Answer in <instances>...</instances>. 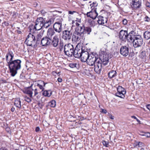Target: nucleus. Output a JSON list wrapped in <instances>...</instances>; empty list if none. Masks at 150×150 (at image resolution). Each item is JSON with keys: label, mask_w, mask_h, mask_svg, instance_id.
<instances>
[{"label": "nucleus", "mask_w": 150, "mask_h": 150, "mask_svg": "<svg viewBox=\"0 0 150 150\" xmlns=\"http://www.w3.org/2000/svg\"><path fill=\"white\" fill-rule=\"evenodd\" d=\"M21 61L18 59L14 60L7 64L11 76L14 77L17 73V71L21 68Z\"/></svg>", "instance_id": "f257e3e1"}, {"label": "nucleus", "mask_w": 150, "mask_h": 150, "mask_svg": "<svg viewBox=\"0 0 150 150\" xmlns=\"http://www.w3.org/2000/svg\"><path fill=\"white\" fill-rule=\"evenodd\" d=\"M94 64L95 71L98 74H100L101 71L102 63L104 65H106L109 62L108 56L107 55H103L102 59H98Z\"/></svg>", "instance_id": "f03ea898"}, {"label": "nucleus", "mask_w": 150, "mask_h": 150, "mask_svg": "<svg viewBox=\"0 0 150 150\" xmlns=\"http://www.w3.org/2000/svg\"><path fill=\"white\" fill-rule=\"evenodd\" d=\"M25 43L28 46L35 47L37 46V42L35 36L33 34L30 33L27 36Z\"/></svg>", "instance_id": "7ed1b4c3"}, {"label": "nucleus", "mask_w": 150, "mask_h": 150, "mask_svg": "<svg viewBox=\"0 0 150 150\" xmlns=\"http://www.w3.org/2000/svg\"><path fill=\"white\" fill-rule=\"evenodd\" d=\"M74 46L71 44L65 45L64 47V53L69 57H72L74 54Z\"/></svg>", "instance_id": "20e7f679"}, {"label": "nucleus", "mask_w": 150, "mask_h": 150, "mask_svg": "<svg viewBox=\"0 0 150 150\" xmlns=\"http://www.w3.org/2000/svg\"><path fill=\"white\" fill-rule=\"evenodd\" d=\"M133 45L135 48L140 47L143 44V40L142 38L140 35H137L135 37L133 41Z\"/></svg>", "instance_id": "39448f33"}, {"label": "nucleus", "mask_w": 150, "mask_h": 150, "mask_svg": "<svg viewBox=\"0 0 150 150\" xmlns=\"http://www.w3.org/2000/svg\"><path fill=\"white\" fill-rule=\"evenodd\" d=\"M44 19L42 17L38 18L36 21L34 29L37 30H39L43 27V22Z\"/></svg>", "instance_id": "423d86ee"}, {"label": "nucleus", "mask_w": 150, "mask_h": 150, "mask_svg": "<svg viewBox=\"0 0 150 150\" xmlns=\"http://www.w3.org/2000/svg\"><path fill=\"white\" fill-rule=\"evenodd\" d=\"M100 59V58H98L96 56L93 54H90L89 57L86 62L88 65L93 66L96 63V62L98 61V59Z\"/></svg>", "instance_id": "0eeeda50"}, {"label": "nucleus", "mask_w": 150, "mask_h": 150, "mask_svg": "<svg viewBox=\"0 0 150 150\" xmlns=\"http://www.w3.org/2000/svg\"><path fill=\"white\" fill-rule=\"evenodd\" d=\"M62 21H57L53 24V28L54 30L58 33H60L62 30Z\"/></svg>", "instance_id": "6e6552de"}, {"label": "nucleus", "mask_w": 150, "mask_h": 150, "mask_svg": "<svg viewBox=\"0 0 150 150\" xmlns=\"http://www.w3.org/2000/svg\"><path fill=\"white\" fill-rule=\"evenodd\" d=\"M72 33L71 30H64L62 32V38L65 40H69L71 39Z\"/></svg>", "instance_id": "1a4fd4ad"}, {"label": "nucleus", "mask_w": 150, "mask_h": 150, "mask_svg": "<svg viewBox=\"0 0 150 150\" xmlns=\"http://www.w3.org/2000/svg\"><path fill=\"white\" fill-rule=\"evenodd\" d=\"M118 36L120 40L122 41H126L127 39V31L121 30L119 33Z\"/></svg>", "instance_id": "9d476101"}, {"label": "nucleus", "mask_w": 150, "mask_h": 150, "mask_svg": "<svg viewBox=\"0 0 150 150\" xmlns=\"http://www.w3.org/2000/svg\"><path fill=\"white\" fill-rule=\"evenodd\" d=\"M51 38L47 36L43 37L41 40V43L42 46H47L50 45Z\"/></svg>", "instance_id": "9b49d317"}, {"label": "nucleus", "mask_w": 150, "mask_h": 150, "mask_svg": "<svg viewBox=\"0 0 150 150\" xmlns=\"http://www.w3.org/2000/svg\"><path fill=\"white\" fill-rule=\"evenodd\" d=\"M83 50L82 47H78L77 45L74 49V54L73 55L75 58H79L81 56V54Z\"/></svg>", "instance_id": "f8f14e48"}, {"label": "nucleus", "mask_w": 150, "mask_h": 150, "mask_svg": "<svg viewBox=\"0 0 150 150\" xmlns=\"http://www.w3.org/2000/svg\"><path fill=\"white\" fill-rule=\"evenodd\" d=\"M86 15L87 17H89L93 20L95 19L98 15V13L96 12V8H92L91 11L87 13Z\"/></svg>", "instance_id": "ddd939ff"}, {"label": "nucleus", "mask_w": 150, "mask_h": 150, "mask_svg": "<svg viewBox=\"0 0 150 150\" xmlns=\"http://www.w3.org/2000/svg\"><path fill=\"white\" fill-rule=\"evenodd\" d=\"M83 35L78 32L75 31L72 36V40L75 42L79 41L83 37Z\"/></svg>", "instance_id": "4468645a"}, {"label": "nucleus", "mask_w": 150, "mask_h": 150, "mask_svg": "<svg viewBox=\"0 0 150 150\" xmlns=\"http://www.w3.org/2000/svg\"><path fill=\"white\" fill-rule=\"evenodd\" d=\"M131 5L132 7L134 9H136L139 8L141 6V0H131Z\"/></svg>", "instance_id": "2eb2a0df"}, {"label": "nucleus", "mask_w": 150, "mask_h": 150, "mask_svg": "<svg viewBox=\"0 0 150 150\" xmlns=\"http://www.w3.org/2000/svg\"><path fill=\"white\" fill-rule=\"evenodd\" d=\"M129 48L128 46H122L120 50V54L124 56L128 55L129 53Z\"/></svg>", "instance_id": "dca6fc26"}, {"label": "nucleus", "mask_w": 150, "mask_h": 150, "mask_svg": "<svg viewBox=\"0 0 150 150\" xmlns=\"http://www.w3.org/2000/svg\"><path fill=\"white\" fill-rule=\"evenodd\" d=\"M90 54H89L88 52L87 51L83 50L81 54V56L80 57L81 61L83 62H85L87 60L89 57Z\"/></svg>", "instance_id": "f3484780"}, {"label": "nucleus", "mask_w": 150, "mask_h": 150, "mask_svg": "<svg viewBox=\"0 0 150 150\" xmlns=\"http://www.w3.org/2000/svg\"><path fill=\"white\" fill-rule=\"evenodd\" d=\"M59 39L58 37L56 35L54 36L50 42V45L54 47H56L58 45Z\"/></svg>", "instance_id": "a211bd4d"}, {"label": "nucleus", "mask_w": 150, "mask_h": 150, "mask_svg": "<svg viewBox=\"0 0 150 150\" xmlns=\"http://www.w3.org/2000/svg\"><path fill=\"white\" fill-rule=\"evenodd\" d=\"M128 35L127 39L128 41L130 42L131 40L133 42L137 35H136V33L134 31H132L128 34Z\"/></svg>", "instance_id": "6ab92c4d"}, {"label": "nucleus", "mask_w": 150, "mask_h": 150, "mask_svg": "<svg viewBox=\"0 0 150 150\" xmlns=\"http://www.w3.org/2000/svg\"><path fill=\"white\" fill-rule=\"evenodd\" d=\"M13 57L14 54L12 52L11 53L10 52L6 54V59L7 64L14 60L13 59Z\"/></svg>", "instance_id": "aec40b11"}, {"label": "nucleus", "mask_w": 150, "mask_h": 150, "mask_svg": "<svg viewBox=\"0 0 150 150\" xmlns=\"http://www.w3.org/2000/svg\"><path fill=\"white\" fill-rule=\"evenodd\" d=\"M98 20L97 21L98 23L100 25H103L106 23L107 22V19L103 16H99L98 17Z\"/></svg>", "instance_id": "412c9836"}, {"label": "nucleus", "mask_w": 150, "mask_h": 150, "mask_svg": "<svg viewBox=\"0 0 150 150\" xmlns=\"http://www.w3.org/2000/svg\"><path fill=\"white\" fill-rule=\"evenodd\" d=\"M33 85L32 84L30 86L27 87L24 92L25 93L28 94L30 98H32L33 97V91L34 90L31 88Z\"/></svg>", "instance_id": "4be33fe9"}, {"label": "nucleus", "mask_w": 150, "mask_h": 150, "mask_svg": "<svg viewBox=\"0 0 150 150\" xmlns=\"http://www.w3.org/2000/svg\"><path fill=\"white\" fill-rule=\"evenodd\" d=\"M85 27L84 25L81 24L80 26L77 27L75 31H76L83 35Z\"/></svg>", "instance_id": "5701e85b"}, {"label": "nucleus", "mask_w": 150, "mask_h": 150, "mask_svg": "<svg viewBox=\"0 0 150 150\" xmlns=\"http://www.w3.org/2000/svg\"><path fill=\"white\" fill-rule=\"evenodd\" d=\"M44 19V22H43V27L47 28L50 26L52 23V19L51 18L49 19L48 20H46L45 18Z\"/></svg>", "instance_id": "b1692460"}, {"label": "nucleus", "mask_w": 150, "mask_h": 150, "mask_svg": "<svg viewBox=\"0 0 150 150\" xmlns=\"http://www.w3.org/2000/svg\"><path fill=\"white\" fill-rule=\"evenodd\" d=\"M46 83L42 81L38 80V81L37 86L40 89L42 90V91L44 89L43 87L45 86Z\"/></svg>", "instance_id": "393cba45"}, {"label": "nucleus", "mask_w": 150, "mask_h": 150, "mask_svg": "<svg viewBox=\"0 0 150 150\" xmlns=\"http://www.w3.org/2000/svg\"><path fill=\"white\" fill-rule=\"evenodd\" d=\"M54 30L52 28H49L47 32V36L49 37H51L55 33Z\"/></svg>", "instance_id": "a878e982"}, {"label": "nucleus", "mask_w": 150, "mask_h": 150, "mask_svg": "<svg viewBox=\"0 0 150 150\" xmlns=\"http://www.w3.org/2000/svg\"><path fill=\"white\" fill-rule=\"evenodd\" d=\"M144 38L146 40L150 39V32L147 30L144 32L143 34Z\"/></svg>", "instance_id": "bb28decb"}, {"label": "nucleus", "mask_w": 150, "mask_h": 150, "mask_svg": "<svg viewBox=\"0 0 150 150\" xmlns=\"http://www.w3.org/2000/svg\"><path fill=\"white\" fill-rule=\"evenodd\" d=\"M14 105L17 108H21V101L20 99L18 98L16 99L14 102Z\"/></svg>", "instance_id": "cd10ccee"}, {"label": "nucleus", "mask_w": 150, "mask_h": 150, "mask_svg": "<svg viewBox=\"0 0 150 150\" xmlns=\"http://www.w3.org/2000/svg\"><path fill=\"white\" fill-rule=\"evenodd\" d=\"M116 71L112 70L108 73L109 77L112 78L116 76Z\"/></svg>", "instance_id": "c85d7f7f"}, {"label": "nucleus", "mask_w": 150, "mask_h": 150, "mask_svg": "<svg viewBox=\"0 0 150 150\" xmlns=\"http://www.w3.org/2000/svg\"><path fill=\"white\" fill-rule=\"evenodd\" d=\"M125 93H124L123 92L117 91V92L115 93V95L116 96L118 97L122 98H124L125 97Z\"/></svg>", "instance_id": "c756f323"}, {"label": "nucleus", "mask_w": 150, "mask_h": 150, "mask_svg": "<svg viewBox=\"0 0 150 150\" xmlns=\"http://www.w3.org/2000/svg\"><path fill=\"white\" fill-rule=\"evenodd\" d=\"M91 31V29L89 27H85L84 33H86L88 35L90 34V33Z\"/></svg>", "instance_id": "7c9ffc66"}, {"label": "nucleus", "mask_w": 150, "mask_h": 150, "mask_svg": "<svg viewBox=\"0 0 150 150\" xmlns=\"http://www.w3.org/2000/svg\"><path fill=\"white\" fill-rule=\"evenodd\" d=\"M49 105L52 107H54L56 105V101L54 100H51L49 103Z\"/></svg>", "instance_id": "2f4dec72"}, {"label": "nucleus", "mask_w": 150, "mask_h": 150, "mask_svg": "<svg viewBox=\"0 0 150 150\" xmlns=\"http://www.w3.org/2000/svg\"><path fill=\"white\" fill-rule=\"evenodd\" d=\"M117 90L118 92H123L124 93H126V91L125 88L121 86H119L117 88Z\"/></svg>", "instance_id": "473e14b6"}, {"label": "nucleus", "mask_w": 150, "mask_h": 150, "mask_svg": "<svg viewBox=\"0 0 150 150\" xmlns=\"http://www.w3.org/2000/svg\"><path fill=\"white\" fill-rule=\"evenodd\" d=\"M87 22L89 23V25L91 26H93L95 25V22L93 19H88Z\"/></svg>", "instance_id": "72a5a7b5"}, {"label": "nucleus", "mask_w": 150, "mask_h": 150, "mask_svg": "<svg viewBox=\"0 0 150 150\" xmlns=\"http://www.w3.org/2000/svg\"><path fill=\"white\" fill-rule=\"evenodd\" d=\"M42 94L45 96H47L50 97L51 96V94H49V93L48 91H44L43 93Z\"/></svg>", "instance_id": "f704fd0d"}, {"label": "nucleus", "mask_w": 150, "mask_h": 150, "mask_svg": "<svg viewBox=\"0 0 150 150\" xmlns=\"http://www.w3.org/2000/svg\"><path fill=\"white\" fill-rule=\"evenodd\" d=\"M97 6V4L96 2H93L92 3V4H91L90 5V6H91V8L92 9V8H95Z\"/></svg>", "instance_id": "c9c22d12"}, {"label": "nucleus", "mask_w": 150, "mask_h": 150, "mask_svg": "<svg viewBox=\"0 0 150 150\" xmlns=\"http://www.w3.org/2000/svg\"><path fill=\"white\" fill-rule=\"evenodd\" d=\"M41 37L42 36L40 33H39L37 35V40H36V41H37V43L38 42V41H39V42H40V39L41 38Z\"/></svg>", "instance_id": "e433bc0d"}, {"label": "nucleus", "mask_w": 150, "mask_h": 150, "mask_svg": "<svg viewBox=\"0 0 150 150\" xmlns=\"http://www.w3.org/2000/svg\"><path fill=\"white\" fill-rule=\"evenodd\" d=\"M31 98L28 97L27 96L25 97V100L28 103H30L31 101Z\"/></svg>", "instance_id": "4c0bfd02"}, {"label": "nucleus", "mask_w": 150, "mask_h": 150, "mask_svg": "<svg viewBox=\"0 0 150 150\" xmlns=\"http://www.w3.org/2000/svg\"><path fill=\"white\" fill-rule=\"evenodd\" d=\"M77 64L76 63H71L69 64V67L71 68L76 67Z\"/></svg>", "instance_id": "58836bf2"}, {"label": "nucleus", "mask_w": 150, "mask_h": 150, "mask_svg": "<svg viewBox=\"0 0 150 150\" xmlns=\"http://www.w3.org/2000/svg\"><path fill=\"white\" fill-rule=\"evenodd\" d=\"M102 143L104 146L106 147H108V145H109V142H108L104 140L103 141Z\"/></svg>", "instance_id": "ea45409f"}, {"label": "nucleus", "mask_w": 150, "mask_h": 150, "mask_svg": "<svg viewBox=\"0 0 150 150\" xmlns=\"http://www.w3.org/2000/svg\"><path fill=\"white\" fill-rule=\"evenodd\" d=\"M142 143L140 142H137L136 144V146H138V147H140L142 145Z\"/></svg>", "instance_id": "a19ab883"}, {"label": "nucleus", "mask_w": 150, "mask_h": 150, "mask_svg": "<svg viewBox=\"0 0 150 150\" xmlns=\"http://www.w3.org/2000/svg\"><path fill=\"white\" fill-rule=\"evenodd\" d=\"M132 117L133 118H134V119H135L137 121V122H138L139 123V124H141V123H140V121L138 119H137L136 117L135 116H133Z\"/></svg>", "instance_id": "79ce46f5"}, {"label": "nucleus", "mask_w": 150, "mask_h": 150, "mask_svg": "<svg viewBox=\"0 0 150 150\" xmlns=\"http://www.w3.org/2000/svg\"><path fill=\"white\" fill-rule=\"evenodd\" d=\"M144 20L145 21L149 22L150 20L149 18L147 16H146L144 18Z\"/></svg>", "instance_id": "37998d69"}, {"label": "nucleus", "mask_w": 150, "mask_h": 150, "mask_svg": "<svg viewBox=\"0 0 150 150\" xmlns=\"http://www.w3.org/2000/svg\"><path fill=\"white\" fill-rule=\"evenodd\" d=\"M142 135L144 136H145L146 137H150V133H146L144 134V135Z\"/></svg>", "instance_id": "c03bdc74"}, {"label": "nucleus", "mask_w": 150, "mask_h": 150, "mask_svg": "<svg viewBox=\"0 0 150 150\" xmlns=\"http://www.w3.org/2000/svg\"><path fill=\"white\" fill-rule=\"evenodd\" d=\"M122 21L123 24L124 25H126L127 24V21L126 19H123L122 20Z\"/></svg>", "instance_id": "a18cd8bd"}, {"label": "nucleus", "mask_w": 150, "mask_h": 150, "mask_svg": "<svg viewBox=\"0 0 150 150\" xmlns=\"http://www.w3.org/2000/svg\"><path fill=\"white\" fill-rule=\"evenodd\" d=\"M34 96H36L38 93V90L37 88H35L34 89Z\"/></svg>", "instance_id": "49530a36"}, {"label": "nucleus", "mask_w": 150, "mask_h": 150, "mask_svg": "<svg viewBox=\"0 0 150 150\" xmlns=\"http://www.w3.org/2000/svg\"><path fill=\"white\" fill-rule=\"evenodd\" d=\"M101 111H100V112H101L104 113V114H106L107 113V111L106 110L103 109H101Z\"/></svg>", "instance_id": "de8ad7c7"}, {"label": "nucleus", "mask_w": 150, "mask_h": 150, "mask_svg": "<svg viewBox=\"0 0 150 150\" xmlns=\"http://www.w3.org/2000/svg\"><path fill=\"white\" fill-rule=\"evenodd\" d=\"M146 7L150 8V3L148 2H147L146 3Z\"/></svg>", "instance_id": "09e8293b"}, {"label": "nucleus", "mask_w": 150, "mask_h": 150, "mask_svg": "<svg viewBox=\"0 0 150 150\" xmlns=\"http://www.w3.org/2000/svg\"><path fill=\"white\" fill-rule=\"evenodd\" d=\"M40 130V128L39 127H36L35 130L36 132L39 131Z\"/></svg>", "instance_id": "8fccbe9b"}, {"label": "nucleus", "mask_w": 150, "mask_h": 150, "mask_svg": "<svg viewBox=\"0 0 150 150\" xmlns=\"http://www.w3.org/2000/svg\"><path fill=\"white\" fill-rule=\"evenodd\" d=\"M58 81L59 82H61L62 81V79L61 78H58L57 79Z\"/></svg>", "instance_id": "3c124183"}, {"label": "nucleus", "mask_w": 150, "mask_h": 150, "mask_svg": "<svg viewBox=\"0 0 150 150\" xmlns=\"http://www.w3.org/2000/svg\"><path fill=\"white\" fill-rule=\"evenodd\" d=\"M147 108L150 111V105L148 104L146 106Z\"/></svg>", "instance_id": "603ef678"}, {"label": "nucleus", "mask_w": 150, "mask_h": 150, "mask_svg": "<svg viewBox=\"0 0 150 150\" xmlns=\"http://www.w3.org/2000/svg\"><path fill=\"white\" fill-rule=\"evenodd\" d=\"M75 24L77 26V27H78L79 26H80V25H80L77 22Z\"/></svg>", "instance_id": "864d4df0"}, {"label": "nucleus", "mask_w": 150, "mask_h": 150, "mask_svg": "<svg viewBox=\"0 0 150 150\" xmlns=\"http://www.w3.org/2000/svg\"><path fill=\"white\" fill-rule=\"evenodd\" d=\"M69 14H72L73 13V12H75V11H69Z\"/></svg>", "instance_id": "5fc2aeb1"}, {"label": "nucleus", "mask_w": 150, "mask_h": 150, "mask_svg": "<svg viewBox=\"0 0 150 150\" xmlns=\"http://www.w3.org/2000/svg\"><path fill=\"white\" fill-rule=\"evenodd\" d=\"M15 108L14 107H12L11 109V110L12 112H13L15 110Z\"/></svg>", "instance_id": "6e6d98bb"}, {"label": "nucleus", "mask_w": 150, "mask_h": 150, "mask_svg": "<svg viewBox=\"0 0 150 150\" xmlns=\"http://www.w3.org/2000/svg\"><path fill=\"white\" fill-rule=\"evenodd\" d=\"M17 33L19 34H21L22 33L21 31L20 30H17Z\"/></svg>", "instance_id": "4d7b16f0"}, {"label": "nucleus", "mask_w": 150, "mask_h": 150, "mask_svg": "<svg viewBox=\"0 0 150 150\" xmlns=\"http://www.w3.org/2000/svg\"><path fill=\"white\" fill-rule=\"evenodd\" d=\"M49 94H51V95L52 94V92L50 90H49Z\"/></svg>", "instance_id": "13d9d810"}, {"label": "nucleus", "mask_w": 150, "mask_h": 150, "mask_svg": "<svg viewBox=\"0 0 150 150\" xmlns=\"http://www.w3.org/2000/svg\"><path fill=\"white\" fill-rule=\"evenodd\" d=\"M57 74V73H56V72L54 71H53L52 72V74Z\"/></svg>", "instance_id": "bf43d9fd"}, {"label": "nucleus", "mask_w": 150, "mask_h": 150, "mask_svg": "<svg viewBox=\"0 0 150 150\" xmlns=\"http://www.w3.org/2000/svg\"><path fill=\"white\" fill-rule=\"evenodd\" d=\"M110 119H114V117L111 116L110 117Z\"/></svg>", "instance_id": "052dcab7"}, {"label": "nucleus", "mask_w": 150, "mask_h": 150, "mask_svg": "<svg viewBox=\"0 0 150 150\" xmlns=\"http://www.w3.org/2000/svg\"><path fill=\"white\" fill-rule=\"evenodd\" d=\"M0 150H6V149H4L3 148H1L0 149Z\"/></svg>", "instance_id": "680f3d73"}, {"label": "nucleus", "mask_w": 150, "mask_h": 150, "mask_svg": "<svg viewBox=\"0 0 150 150\" xmlns=\"http://www.w3.org/2000/svg\"><path fill=\"white\" fill-rule=\"evenodd\" d=\"M60 72H58V73H57V74H58V75L59 74V75H60V74H60Z\"/></svg>", "instance_id": "e2e57ef3"}, {"label": "nucleus", "mask_w": 150, "mask_h": 150, "mask_svg": "<svg viewBox=\"0 0 150 150\" xmlns=\"http://www.w3.org/2000/svg\"><path fill=\"white\" fill-rule=\"evenodd\" d=\"M17 28L18 29V30H19L20 29V28L19 27H17Z\"/></svg>", "instance_id": "0e129e2a"}, {"label": "nucleus", "mask_w": 150, "mask_h": 150, "mask_svg": "<svg viewBox=\"0 0 150 150\" xmlns=\"http://www.w3.org/2000/svg\"><path fill=\"white\" fill-rule=\"evenodd\" d=\"M140 135L143 136L142 135H144V134H140Z\"/></svg>", "instance_id": "69168bd1"}, {"label": "nucleus", "mask_w": 150, "mask_h": 150, "mask_svg": "<svg viewBox=\"0 0 150 150\" xmlns=\"http://www.w3.org/2000/svg\"><path fill=\"white\" fill-rule=\"evenodd\" d=\"M43 11V10H41V12L42 13V12Z\"/></svg>", "instance_id": "338daca9"}, {"label": "nucleus", "mask_w": 150, "mask_h": 150, "mask_svg": "<svg viewBox=\"0 0 150 150\" xmlns=\"http://www.w3.org/2000/svg\"><path fill=\"white\" fill-rule=\"evenodd\" d=\"M143 53V52H142V54H141V55Z\"/></svg>", "instance_id": "774afa93"}]
</instances>
